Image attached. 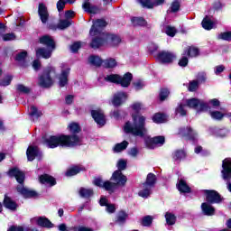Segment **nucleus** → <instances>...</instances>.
<instances>
[{
	"label": "nucleus",
	"mask_w": 231,
	"mask_h": 231,
	"mask_svg": "<svg viewBox=\"0 0 231 231\" xmlns=\"http://www.w3.org/2000/svg\"><path fill=\"white\" fill-rule=\"evenodd\" d=\"M42 143L50 149L55 147H75L80 143V137L77 135H52L48 138L42 137Z\"/></svg>",
	"instance_id": "nucleus-1"
},
{
	"label": "nucleus",
	"mask_w": 231,
	"mask_h": 231,
	"mask_svg": "<svg viewBox=\"0 0 231 231\" xmlns=\"http://www.w3.org/2000/svg\"><path fill=\"white\" fill-rule=\"evenodd\" d=\"M133 123L127 122L124 126L125 133H129L134 136H145L147 127H145V116L142 115H132Z\"/></svg>",
	"instance_id": "nucleus-2"
},
{
	"label": "nucleus",
	"mask_w": 231,
	"mask_h": 231,
	"mask_svg": "<svg viewBox=\"0 0 231 231\" xmlns=\"http://www.w3.org/2000/svg\"><path fill=\"white\" fill-rule=\"evenodd\" d=\"M8 175L11 178H15V180L20 183L17 186L16 190L22 194L23 198H35V196H37V192L28 189L23 185L24 182V172L20 171L17 168H13L9 171Z\"/></svg>",
	"instance_id": "nucleus-3"
},
{
	"label": "nucleus",
	"mask_w": 231,
	"mask_h": 231,
	"mask_svg": "<svg viewBox=\"0 0 231 231\" xmlns=\"http://www.w3.org/2000/svg\"><path fill=\"white\" fill-rule=\"evenodd\" d=\"M41 44H44L47 48H39L36 50V56L42 59H50L53 50H55V42L53 38L49 35H44L40 38Z\"/></svg>",
	"instance_id": "nucleus-4"
},
{
	"label": "nucleus",
	"mask_w": 231,
	"mask_h": 231,
	"mask_svg": "<svg viewBox=\"0 0 231 231\" xmlns=\"http://www.w3.org/2000/svg\"><path fill=\"white\" fill-rule=\"evenodd\" d=\"M106 82H113L114 84H120L122 88H129L133 80V74L127 72L123 77L117 74H110L105 77Z\"/></svg>",
	"instance_id": "nucleus-5"
},
{
	"label": "nucleus",
	"mask_w": 231,
	"mask_h": 231,
	"mask_svg": "<svg viewBox=\"0 0 231 231\" xmlns=\"http://www.w3.org/2000/svg\"><path fill=\"white\" fill-rule=\"evenodd\" d=\"M156 183V175L154 173H149L146 178V181L143 184L142 189L139 191L141 198H149L154 189Z\"/></svg>",
	"instance_id": "nucleus-6"
},
{
	"label": "nucleus",
	"mask_w": 231,
	"mask_h": 231,
	"mask_svg": "<svg viewBox=\"0 0 231 231\" xmlns=\"http://www.w3.org/2000/svg\"><path fill=\"white\" fill-rule=\"evenodd\" d=\"M51 73H55V69L49 67L47 68L43 75L40 77L39 79V85L42 86V88H50L53 86V79H51Z\"/></svg>",
	"instance_id": "nucleus-7"
},
{
	"label": "nucleus",
	"mask_w": 231,
	"mask_h": 231,
	"mask_svg": "<svg viewBox=\"0 0 231 231\" xmlns=\"http://www.w3.org/2000/svg\"><path fill=\"white\" fill-rule=\"evenodd\" d=\"M186 106L191 109H196L198 113H201V111H208V105L203 100L196 98L186 100Z\"/></svg>",
	"instance_id": "nucleus-8"
},
{
	"label": "nucleus",
	"mask_w": 231,
	"mask_h": 231,
	"mask_svg": "<svg viewBox=\"0 0 231 231\" xmlns=\"http://www.w3.org/2000/svg\"><path fill=\"white\" fill-rule=\"evenodd\" d=\"M107 26V22L104 19H97L94 21L93 25L89 31V35L95 36V35H100L102 32L103 28H106Z\"/></svg>",
	"instance_id": "nucleus-9"
},
{
	"label": "nucleus",
	"mask_w": 231,
	"mask_h": 231,
	"mask_svg": "<svg viewBox=\"0 0 231 231\" xmlns=\"http://www.w3.org/2000/svg\"><path fill=\"white\" fill-rule=\"evenodd\" d=\"M94 185H96V187H101L102 189H105V190H107V192H115V188L116 187V184H115V182H111L109 180H106L104 182V180H102V179L97 178L95 179L93 181Z\"/></svg>",
	"instance_id": "nucleus-10"
},
{
	"label": "nucleus",
	"mask_w": 231,
	"mask_h": 231,
	"mask_svg": "<svg viewBox=\"0 0 231 231\" xmlns=\"http://www.w3.org/2000/svg\"><path fill=\"white\" fill-rule=\"evenodd\" d=\"M92 41L90 42V47L94 50L100 48V46H104L106 41V35L104 33L97 34L92 36Z\"/></svg>",
	"instance_id": "nucleus-11"
},
{
	"label": "nucleus",
	"mask_w": 231,
	"mask_h": 231,
	"mask_svg": "<svg viewBox=\"0 0 231 231\" xmlns=\"http://www.w3.org/2000/svg\"><path fill=\"white\" fill-rule=\"evenodd\" d=\"M111 180L114 181L115 185L124 187L127 183V177L123 175L121 171H116L111 177Z\"/></svg>",
	"instance_id": "nucleus-12"
},
{
	"label": "nucleus",
	"mask_w": 231,
	"mask_h": 231,
	"mask_svg": "<svg viewBox=\"0 0 231 231\" xmlns=\"http://www.w3.org/2000/svg\"><path fill=\"white\" fill-rule=\"evenodd\" d=\"M204 194H206V199L208 203H221V195L216 190L204 189Z\"/></svg>",
	"instance_id": "nucleus-13"
},
{
	"label": "nucleus",
	"mask_w": 231,
	"mask_h": 231,
	"mask_svg": "<svg viewBox=\"0 0 231 231\" xmlns=\"http://www.w3.org/2000/svg\"><path fill=\"white\" fill-rule=\"evenodd\" d=\"M145 143L148 149H154L156 145H163V143H165V137L155 136L153 138H147Z\"/></svg>",
	"instance_id": "nucleus-14"
},
{
	"label": "nucleus",
	"mask_w": 231,
	"mask_h": 231,
	"mask_svg": "<svg viewBox=\"0 0 231 231\" xmlns=\"http://www.w3.org/2000/svg\"><path fill=\"white\" fill-rule=\"evenodd\" d=\"M127 100V94L125 92H117L114 95L112 98V104L115 106V107H119V106H122L124 102Z\"/></svg>",
	"instance_id": "nucleus-15"
},
{
	"label": "nucleus",
	"mask_w": 231,
	"mask_h": 231,
	"mask_svg": "<svg viewBox=\"0 0 231 231\" xmlns=\"http://www.w3.org/2000/svg\"><path fill=\"white\" fill-rule=\"evenodd\" d=\"M91 115L97 125H106V116L102 110H93Z\"/></svg>",
	"instance_id": "nucleus-16"
},
{
	"label": "nucleus",
	"mask_w": 231,
	"mask_h": 231,
	"mask_svg": "<svg viewBox=\"0 0 231 231\" xmlns=\"http://www.w3.org/2000/svg\"><path fill=\"white\" fill-rule=\"evenodd\" d=\"M38 14L40 15V19L43 24L48 23V19L50 18V14H48V8L44 4H40L38 7Z\"/></svg>",
	"instance_id": "nucleus-17"
},
{
	"label": "nucleus",
	"mask_w": 231,
	"mask_h": 231,
	"mask_svg": "<svg viewBox=\"0 0 231 231\" xmlns=\"http://www.w3.org/2000/svg\"><path fill=\"white\" fill-rule=\"evenodd\" d=\"M82 8L83 10H85V12H87V14H100V8L97 5H91V3H89V0H85L82 5Z\"/></svg>",
	"instance_id": "nucleus-18"
},
{
	"label": "nucleus",
	"mask_w": 231,
	"mask_h": 231,
	"mask_svg": "<svg viewBox=\"0 0 231 231\" xmlns=\"http://www.w3.org/2000/svg\"><path fill=\"white\" fill-rule=\"evenodd\" d=\"M158 59L162 64H171L174 60L175 56L171 52L162 51L159 53Z\"/></svg>",
	"instance_id": "nucleus-19"
},
{
	"label": "nucleus",
	"mask_w": 231,
	"mask_h": 231,
	"mask_svg": "<svg viewBox=\"0 0 231 231\" xmlns=\"http://www.w3.org/2000/svg\"><path fill=\"white\" fill-rule=\"evenodd\" d=\"M32 221L37 223L39 226H43L44 228H53L51 221L44 217H36L32 218Z\"/></svg>",
	"instance_id": "nucleus-20"
},
{
	"label": "nucleus",
	"mask_w": 231,
	"mask_h": 231,
	"mask_svg": "<svg viewBox=\"0 0 231 231\" xmlns=\"http://www.w3.org/2000/svg\"><path fill=\"white\" fill-rule=\"evenodd\" d=\"M69 75V68L66 67L62 69L61 74L59 76V86L64 88L68 84V77Z\"/></svg>",
	"instance_id": "nucleus-21"
},
{
	"label": "nucleus",
	"mask_w": 231,
	"mask_h": 231,
	"mask_svg": "<svg viewBox=\"0 0 231 231\" xmlns=\"http://www.w3.org/2000/svg\"><path fill=\"white\" fill-rule=\"evenodd\" d=\"M180 136L189 138V140H194L196 138V131L192 130L190 127L180 128L179 131Z\"/></svg>",
	"instance_id": "nucleus-22"
},
{
	"label": "nucleus",
	"mask_w": 231,
	"mask_h": 231,
	"mask_svg": "<svg viewBox=\"0 0 231 231\" xmlns=\"http://www.w3.org/2000/svg\"><path fill=\"white\" fill-rule=\"evenodd\" d=\"M26 154L28 162H33L35 156L39 154V148L37 146H29Z\"/></svg>",
	"instance_id": "nucleus-23"
},
{
	"label": "nucleus",
	"mask_w": 231,
	"mask_h": 231,
	"mask_svg": "<svg viewBox=\"0 0 231 231\" xmlns=\"http://www.w3.org/2000/svg\"><path fill=\"white\" fill-rule=\"evenodd\" d=\"M4 207L9 210H17V203L14 201L10 197L5 196L4 199Z\"/></svg>",
	"instance_id": "nucleus-24"
},
{
	"label": "nucleus",
	"mask_w": 231,
	"mask_h": 231,
	"mask_svg": "<svg viewBox=\"0 0 231 231\" xmlns=\"http://www.w3.org/2000/svg\"><path fill=\"white\" fill-rule=\"evenodd\" d=\"M122 42V39L119 36L115 34L106 35V44H110L111 46H118V44Z\"/></svg>",
	"instance_id": "nucleus-25"
},
{
	"label": "nucleus",
	"mask_w": 231,
	"mask_h": 231,
	"mask_svg": "<svg viewBox=\"0 0 231 231\" xmlns=\"http://www.w3.org/2000/svg\"><path fill=\"white\" fill-rule=\"evenodd\" d=\"M40 183H46L47 185H51V187H53V185H56L55 179L48 174H44L40 176Z\"/></svg>",
	"instance_id": "nucleus-26"
},
{
	"label": "nucleus",
	"mask_w": 231,
	"mask_h": 231,
	"mask_svg": "<svg viewBox=\"0 0 231 231\" xmlns=\"http://www.w3.org/2000/svg\"><path fill=\"white\" fill-rule=\"evenodd\" d=\"M201 209L203 214H205V216H214V212H216V209L214 208V207H212L210 204L206 202L201 204Z\"/></svg>",
	"instance_id": "nucleus-27"
},
{
	"label": "nucleus",
	"mask_w": 231,
	"mask_h": 231,
	"mask_svg": "<svg viewBox=\"0 0 231 231\" xmlns=\"http://www.w3.org/2000/svg\"><path fill=\"white\" fill-rule=\"evenodd\" d=\"M201 24L204 30H212V28H216V23L210 18H208V16H206L202 20Z\"/></svg>",
	"instance_id": "nucleus-28"
},
{
	"label": "nucleus",
	"mask_w": 231,
	"mask_h": 231,
	"mask_svg": "<svg viewBox=\"0 0 231 231\" xmlns=\"http://www.w3.org/2000/svg\"><path fill=\"white\" fill-rule=\"evenodd\" d=\"M177 189L180 192H183V193L190 192V187H189L187 182L182 179L179 180V183L177 184Z\"/></svg>",
	"instance_id": "nucleus-29"
},
{
	"label": "nucleus",
	"mask_w": 231,
	"mask_h": 231,
	"mask_svg": "<svg viewBox=\"0 0 231 231\" xmlns=\"http://www.w3.org/2000/svg\"><path fill=\"white\" fill-rule=\"evenodd\" d=\"M184 55H188V57H198V55H199V49L196 47H189L184 51Z\"/></svg>",
	"instance_id": "nucleus-30"
},
{
	"label": "nucleus",
	"mask_w": 231,
	"mask_h": 231,
	"mask_svg": "<svg viewBox=\"0 0 231 231\" xmlns=\"http://www.w3.org/2000/svg\"><path fill=\"white\" fill-rule=\"evenodd\" d=\"M88 62L97 67L102 66V64H104V60H102V59H100L98 56H90L88 58Z\"/></svg>",
	"instance_id": "nucleus-31"
},
{
	"label": "nucleus",
	"mask_w": 231,
	"mask_h": 231,
	"mask_svg": "<svg viewBox=\"0 0 231 231\" xmlns=\"http://www.w3.org/2000/svg\"><path fill=\"white\" fill-rule=\"evenodd\" d=\"M81 171H84L83 167L74 166L67 171L66 176H76V174H79Z\"/></svg>",
	"instance_id": "nucleus-32"
},
{
	"label": "nucleus",
	"mask_w": 231,
	"mask_h": 231,
	"mask_svg": "<svg viewBox=\"0 0 231 231\" xmlns=\"http://www.w3.org/2000/svg\"><path fill=\"white\" fill-rule=\"evenodd\" d=\"M127 145H129L127 141H123L121 143L116 144L114 147V152H122V151H125V149H127Z\"/></svg>",
	"instance_id": "nucleus-33"
},
{
	"label": "nucleus",
	"mask_w": 231,
	"mask_h": 231,
	"mask_svg": "<svg viewBox=\"0 0 231 231\" xmlns=\"http://www.w3.org/2000/svg\"><path fill=\"white\" fill-rule=\"evenodd\" d=\"M138 3L141 4L143 8H154L156 6V4L152 2V0H138Z\"/></svg>",
	"instance_id": "nucleus-34"
},
{
	"label": "nucleus",
	"mask_w": 231,
	"mask_h": 231,
	"mask_svg": "<svg viewBox=\"0 0 231 231\" xmlns=\"http://www.w3.org/2000/svg\"><path fill=\"white\" fill-rule=\"evenodd\" d=\"M68 3L71 5L75 3V0H59L57 3L58 12H62L64 10V7L66 6V4Z\"/></svg>",
	"instance_id": "nucleus-35"
},
{
	"label": "nucleus",
	"mask_w": 231,
	"mask_h": 231,
	"mask_svg": "<svg viewBox=\"0 0 231 231\" xmlns=\"http://www.w3.org/2000/svg\"><path fill=\"white\" fill-rule=\"evenodd\" d=\"M167 120V116H165V115L163 114H155L152 116V121L155 124H163V122H165Z\"/></svg>",
	"instance_id": "nucleus-36"
},
{
	"label": "nucleus",
	"mask_w": 231,
	"mask_h": 231,
	"mask_svg": "<svg viewBox=\"0 0 231 231\" xmlns=\"http://www.w3.org/2000/svg\"><path fill=\"white\" fill-rule=\"evenodd\" d=\"M79 195L81 198H91V196H93V189L81 188L79 189Z\"/></svg>",
	"instance_id": "nucleus-37"
},
{
	"label": "nucleus",
	"mask_w": 231,
	"mask_h": 231,
	"mask_svg": "<svg viewBox=\"0 0 231 231\" xmlns=\"http://www.w3.org/2000/svg\"><path fill=\"white\" fill-rule=\"evenodd\" d=\"M71 26V21L66 19V20H60L58 23V28L60 30H66V28H69Z\"/></svg>",
	"instance_id": "nucleus-38"
},
{
	"label": "nucleus",
	"mask_w": 231,
	"mask_h": 231,
	"mask_svg": "<svg viewBox=\"0 0 231 231\" xmlns=\"http://www.w3.org/2000/svg\"><path fill=\"white\" fill-rule=\"evenodd\" d=\"M30 115H31L33 118H39L40 116H42V112L39 111V109H37V106H31V108H30Z\"/></svg>",
	"instance_id": "nucleus-39"
},
{
	"label": "nucleus",
	"mask_w": 231,
	"mask_h": 231,
	"mask_svg": "<svg viewBox=\"0 0 231 231\" xmlns=\"http://www.w3.org/2000/svg\"><path fill=\"white\" fill-rule=\"evenodd\" d=\"M185 156H186V153L183 150H178L173 153V160L175 162H180V160H183Z\"/></svg>",
	"instance_id": "nucleus-40"
},
{
	"label": "nucleus",
	"mask_w": 231,
	"mask_h": 231,
	"mask_svg": "<svg viewBox=\"0 0 231 231\" xmlns=\"http://www.w3.org/2000/svg\"><path fill=\"white\" fill-rule=\"evenodd\" d=\"M163 32L165 33H167L169 35V37H174V35H176V28L170 26V25H166L163 28Z\"/></svg>",
	"instance_id": "nucleus-41"
},
{
	"label": "nucleus",
	"mask_w": 231,
	"mask_h": 231,
	"mask_svg": "<svg viewBox=\"0 0 231 231\" xmlns=\"http://www.w3.org/2000/svg\"><path fill=\"white\" fill-rule=\"evenodd\" d=\"M165 219H166L167 225L171 226V225H175L176 223V216H174L171 213L167 212L165 215Z\"/></svg>",
	"instance_id": "nucleus-42"
},
{
	"label": "nucleus",
	"mask_w": 231,
	"mask_h": 231,
	"mask_svg": "<svg viewBox=\"0 0 231 231\" xmlns=\"http://www.w3.org/2000/svg\"><path fill=\"white\" fill-rule=\"evenodd\" d=\"M209 115L214 120H223V116H225V114L219 111L209 112Z\"/></svg>",
	"instance_id": "nucleus-43"
},
{
	"label": "nucleus",
	"mask_w": 231,
	"mask_h": 231,
	"mask_svg": "<svg viewBox=\"0 0 231 231\" xmlns=\"http://www.w3.org/2000/svg\"><path fill=\"white\" fill-rule=\"evenodd\" d=\"M132 21L134 26H145V24H147L143 18L135 17L132 19Z\"/></svg>",
	"instance_id": "nucleus-44"
},
{
	"label": "nucleus",
	"mask_w": 231,
	"mask_h": 231,
	"mask_svg": "<svg viewBox=\"0 0 231 231\" xmlns=\"http://www.w3.org/2000/svg\"><path fill=\"white\" fill-rule=\"evenodd\" d=\"M103 64L105 68H115L116 66V60L115 59L105 60Z\"/></svg>",
	"instance_id": "nucleus-45"
},
{
	"label": "nucleus",
	"mask_w": 231,
	"mask_h": 231,
	"mask_svg": "<svg viewBox=\"0 0 231 231\" xmlns=\"http://www.w3.org/2000/svg\"><path fill=\"white\" fill-rule=\"evenodd\" d=\"M69 129L70 131V133H80V125H79V124L77 123H71L69 125Z\"/></svg>",
	"instance_id": "nucleus-46"
},
{
	"label": "nucleus",
	"mask_w": 231,
	"mask_h": 231,
	"mask_svg": "<svg viewBox=\"0 0 231 231\" xmlns=\"http://www.w3.org/2000/svg\"><path fill=\"white\" fill-rule=\"evenodd\" d=\"M125 219H127V213H125V211H120L117 214V222L125 223Z\"/></svg>",
	"instance_id": "nucleus-47"
},
{
	"label": "nucleus",
	"mask_w": 231,
	"mask_h": 231,
	"mask_svg": "<svg viewBox=\"0 0 231 231\" xmlns=\"http://www.w3.org/2000/svg\"><path fill=\"white\" fill-rule=\"evenodd\" d=\"M80 48H82V42H75L70 46V51H72V53H77V51H79V50H80Z\"/></svg>",
	"instance_id": "nucleus-48"
},
{
	"label": "nucleus",
	"mask_w": 231,
	"mask_h": 231,
	"mask_svg": "<svg viewBox=\"0 0 231 231\" xmlns=\"http://www.w3.org/2000/svg\"><path fill=\"white\" fill-rule=\"evenodd\" d=\"M176 114L180 115V116H185L187 115V111L185 110V105L180 104L177 108H176Z\"/></svg>",
	"instance_id": "nucleus-49"
},
{
	"label": "nucleus",
	"mask_w": 231,
	"mask_h": 231,
	"mask_svg": "<svg viewBox=\"0 0 231 231\" xmlns=\"http://www.w3.org/2000/svg\"><path fill=\"white\" fill-rule=\"evenodd\" d=\"M170 93L171 92H169V89H167V88L161 89L160 100H162V102H163V100H165L167 98V97H169Z\"/></svg>",
	"instance_id": "nucleus-50"
},
{
	"label": "nucleus",
	"mask_w": 231,
	"mask_h": 231,
	"mask_svg": "<svg viewBox=\"0 0 231 231\" xmlns=\"http://www.w3.org/2000/svg\"><path fill=\"white\" fill-rule=\"evenodd\" d=\"M127 167V162H125V160H119L117 162V171H120L122 172V171H125V168Z\"/></svg>",
	"instance_id": "nucleus-51"
},
{
	"label": "nucleus",
	"mask_w": 231,
	"mask_h": 231,
	"mask_svg": "<svg viewBox=\"0 0 231 231\" xmlns=\"http://www.w3.org/2000/svg\"><path fill=\"white\" fill-rule=\"evenodd\" d=\"M189 64V58L185 53L183 54L182 58L179 60V66L181 68H185Z\"/></svg>",
	"instance_id": "nucleus-52"
},
{
	"label": "nucleus",
	"mask_w": 231,
	"mask_h": 231,
	"mask_svg": "<svg viewBox=\"0 0 231 231\" xmlns=\"http://www.w3.org/2000/svg\"><path fill=\"white\" fill-rule=\"evenodd\" d=\"M12 82V76H6L4 79L0 81V86H10V83Z\"/></svg>",
	"instance_id": "nucleus-53"
},
{
	"label": "nucleus",
	"mask_w": 231,
	"mask_h": 231,
	"mask_svg": "<svg viewBox=\"0 0 231 231\" xmlns=\"http://www.w3.org/2000/svg\"><path fill=\"white\" fill-rule=\"evenodd\" d=\"M152 223V217L151 216H146L143 218V226H149Z\"/></svg>",
	"instance_id": "nucleus-54"
},
{
	"label": "nucleus",
	"mask_w": 231,
	"mask_h": 231,
	"mask_svg": "<svg viewBox=\"0 0 231 231\" xmlns=\"http://www.w3.org/2000/svg\"><path fill=\"white\" fill-rule=\"evenodd\" d=\"M171 10L173 13H176L180 10V2H178V0H175L171 3Z\"/></svg>",
	"instance_id": "nucleus-55"
},
{
	"label": "nucleus",
	"mask_w": 231,
	"mask_h": 231,
	"mask_svg": "<svg viewBox=\"0 0 231 231\" xmlns=\"http://www.w3.org/2000/svg\"><path fill=\"white\" fill-rule=\"evenodd\" d=\"M3 41H15L14 33H6L3 35Z\"/></svg>",
	"instance_id": "nucleus-56"
},
{
	"label": "nucleus",
	"mask_w": 231,
	"mask_h": 231,
	"mask_svg": "<svg viewBox=\"0 0 231 231\" xmlns=\"http://www.w3.org/2000/svg\"><path fill=\"white\" fill-rule=\"evenodd\" d=\"M132 108L134 109V111H136V113H138V111H142V109H143V105H142V103H134L132 105Z\"/></svg>",
	"instance_id": "nucleus-57"
},
{
	"label": "nucleus",
	"mask_w": 231,
	"mask_h": 231,
	"mask_svg": "<svg viewBox=\"0 0 231 231\" xmlns=\"http://www.w3.org/2000/svg\"><path fill=\"white\" fill-rule=\"evenodd\" d=\"M128 154L129 156H132V158H136L138 156V148L134 147L130 149Z\"/></svg>",
	"instance_id": "nucleus-58"
},
{
	"label": "nucleus",
	"mask_w": 231,
	"mask_h": 231,
	"mask_svg": "<svg viewBox=\"0 0 231 231\" xmlns=\"http://www.w3.org/2000/svg\"><path fill=\"white\" fill-rule=\"evenodd\" d=\"M17 89L20 91V93H28L30 91V88L24 85H18Z\"/></svg>",
	"instance_id": "nucleus-59"
},
{
	"label": "nucleus",
	"mask_w": 231,
	"mask_h": 231,
	"mask_svg": "<svg viewBox=\"0 0 231 231\" xmlns=\"http://www.w3.org/2000/svg\"><path fill=\"white\" fill-rule=\"evenodd\" d=\"M26 55H27L26 51H23L17 54L16 60H18L19 62L23 61L24 59H26Z\"/></svg>",
	"instance_id": "nucleus-60"
},
{
	"label": "nucleus",
	"mask_w": 231,
	"mask_h": 231,
	"mask_svg": "<svg viewBox=\"0 0 231 231\" xmlns=\"http://www.w3.org/2000/svg\"><path fill=\"white\" fill-rule=\"evenodd\" d=\"M198 89V81H191L189 86V91H196Z\"/></svg>",
	"instance_id": "nucleus-61"
},
{
	"label": "nucleus",
	"mask_w": 231,
	"mask_h": 231,
	"mask_svg": "<svg viewBox=\"0 0 231 231\" xmlns=\"http://www.w3.org/2000/svg\"><path fill=\"white\" fill-rule=\"evenodd\" d=\"M74 231H93V229L82 226H75Z\"/></svg>",
	"instance_id": "nucleus-62"
},
{
	"label": "nucleus",
	"mask_w": 231,
	"mask_h": 231,
	"mask_svg": "<svg viewBox=\"0 0 231 231\" xmlns=\"http://www.w3.org/2000/svg\"><path fill=\"white\" fill-rule=\"evenodd\" d=\"M134 86L136 91H138V90L142 89V88H143V82L142 80L135 81L134 83Z\"/></svg>",
	"instance_id": "nucleus-63"
},
{
	"label": "nucleus",
	"mask_w": 231,
	"mask_h": 231,
	"mask_svg": "<svg viewBox=\"0 0 231 231\" xmlns=\"http://www.w3.org/2000/svg\"><path fill=\"white\" fill-rule=\"evenodd\" d=\"M7 231H24L22 226H11Z\"/></svg>",
	"instance_id": "nucleus-64"
}]
</instances>
